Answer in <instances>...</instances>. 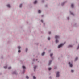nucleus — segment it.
Returning <instances> with one entry per match:
<instances>
[{"instance_id":"obj_21","label":"nucleus","mask_w":79,"mask_h":79,"mask_svg":"<svg viewBox=\"0 0 79 79\" xmlns=\"http://www.w3.org/2000/svg\"><path fill=\"white\" fill-rule=\"evenodd\" d=\"M70 72L71 73H74V70L71 69Z\"/></svg>"},{"instance_id":"obj_38","label":"nucleus","mask_w":79,"mask_h":79,"mask_svg":"<svg viewBox=\"0 0 79 79\" xmlns=\"http://www.w3.org/2000/svg\"><path fill=\"white\" fill-rule=\"evenodd\" d=\"M49 79H52V77H49Z\"/></svg>"},{"instance_id":"obj_9","label":"nucleus","mask_w":79,"mask_h":79,"mask_svg":"<svg viewBox=\"0 0 79 79\" xmlns=\"http://www.w3.org/2000/svg\"><path fill=\"white\" fill-rule=\"evenodd\" d=\"M12 74H15V75H17L18 73L16 72V71H15L12 73Z\"/></svg>"},{"instance_id":"obj_41","label":"nucleus","mask_w":79,"mask_h":79,"mask_svg":"<svg viewBox=\"0 0 79 79\" xmlns=\"http://www.w3.org/2000/svg\"><path fill=\"white\" fill-rule=\"evenodd\" d=\"M36 61H37V59H36Z\"/></svg>"},{"instance_id":"obj_32","label":"nucleus","mask_w":79,"mask_h":79,"mask_svg":"<svg viewBox=\"0 0 79 79\" xmlns=\"http://www.w3.org/2000/svg\"><path fill=\"white\" fill-rule=\"evenodd\" d=\"M67 19L68 20H69V17H67Z\"/></svg>"},{"instance_id":"obj_35","label":"nucleus","mask_w":79,"mask_h":79,"mask_svg":"<svg viewBox=\"0 0 79 79\" xmlns=\"http://www.w3.org/2000/svg\"><path fill=\"white\" fill-rule=\"evenodd\" d=\"M42 2L43 3H44V0H42Z\"/></svg>"},{"instance_id":"obj_26","label":"nucleus","mask_w":79,"mask_h":79,"mask_svg":"<svg viewBox=\"0 0 79 79\" xmlns=\"http://www.w3.org/2000/svg\"><path fill=\"white\" fill-rule=\"evenodd\" d=\"M33 79H36V77L35 76H33Z\"/></svg>"},{"instance_id":"obj_15","label":"nucleus","mask_w":79,"mask_h":79,"mask_svg":"<svg viewBox=\"0 0 79 79\" xmlns=\"http://www.w3.org/2000/svg\"><path fill=\"white\" fill-rule=\"evenodd\" d=\"M70 14L71 15H72V16H74V13L71 11H70Z\"/></svg>"},{"instance_id":"obj_11","label":"nucleus","mask_w":79,"mask_h":79,"mask_svg":"<svg viewBox=\"0 0 79 79\" xmlns=\"http://www.w3.org/2000/svg\"><path fill=\"white\" fill-rule=\"evenodd\" d=\"M6 6L8 8H11V5L10 4H8L6 5Z\"/></svg>"},{"instance_id":"obj_33","label":"nucleus","mask_w":79,"mask_h":79,"mask_svg":"<svg viewBox=\"0 0 79 79\" xmlns=\"http://www.w3.org/2000/svg\"><path fill=\"white\" fill-rule=\"evenodd\" d=\"M41 22H42V23H44V21H43V20H41Z\"/></svg>"},{"instance_id":"obj_28","label":"nucleus","mask_w":79,"mask_h":79,"mask_svg":"<svg viewBox=\"0 0 79 79\" xmlns=\"http://www.w3.org/2000/svg\"><path fill=\"white\" fill-rule=\"evenodd\" d=\"M48 40H50V37H48Z\"/></svg>"},{"instance_id":"obj_18","label":"nucleus","mask_w":79,"mask_h":79,"mask_svg":"<svg viewBox=\"0 0 79 79\" xmlns=\"http://www.w3.org/2000/svg\"><path fill=\"white\" fill-rule=\"evenodd\" d=\"M78 60V57H76V58L75 59L74 61H77Z\"/></svg>"},{"instance_id":"obj_14","label":"nucleus","mask_w":79,"mask_h":79,"mask_svg":"<svg viewBox=\"0 0 79 79\" xmlns=\"http://www.w3.org/2000/svg\"><path fill=\"white\" fill-rule=\"evenodd\" d=\"M23 7V4H20L19 5V7L20 8H21Z\"/></svg>"},{"instance_id":"obj_7","label":"nucleus","mask_w":79,"mask_h":79,"mask_svg":"<svg viewBox=\"0 0 79 79\" xmlns=\"http://www.w3.org/2000/svg\"><path fill=\"white\" fill-rule=\"evenodd\" d=\"M37 68V65H34V71H35V70Z\"/></svg>"},{"instance_id":"obj_16","label":"nucleus","mask_w":79,"mask_h":79,"mask_svg":"<svg viewBox=\"0 0 79 79\" xmlns=\"http://www.w3.org/2000/svg\"><path fill=\"white\" fill-rule=\"evenodd\" d=\"M37 0H35L33 2V3L34 5H35L37 4Z\"/></svg>"},{"instance_id":"obj_10","label":"nucleus","mask_w":79,"mask_h":79,"mask_svg":"<svg viewBox=\"0 0 79 79\" xmlns=\"http://www.w3.org/2000/svg\"><path fill=\"white\" fill-rule=\"evenodd\" d=\"M55 42L56 44H58V43H59V40H58V39H56Z\"/></svg>"},{"instance_id":"obj_8","label":"nucleus","mask_w":79,"mask_h":79,"mask_svg":"<svg viewBox=\"0 0 79 79\" xmlns=\"http://www.w3.org/2000/svg\"><path fill=\"white\" fill-rule=\"evenodd\" d=\"M52 60H50L48 63V66H50L51 65V64H52Z\"/></svg>"},{"instance_id":"obj_24","label":"nucleus","mask_w":79,"mask_h":79,"mask_svg":"<svg viewBox=\"0 0 79 79\" xmlns=\"http://www.w3.org/2000/svg\"><path fill=\"white\" fill-rule=\"evenodd\" d=\"M77 50H79V44H78L77 47Z\"/></svg>"},{"instance_id":"obj_34","label":"nucleus","mask_w":79,"mask_h":79,"mask_svg":"<svg viewBox=\"0 0 79 79\" xmlns=\"http://www.w3.org/2000/svg\"><path fill=\"white\" fill-rule=\"evenodd\" d=\"M48 34H51V32L49 31Z\"/></svg>"},{"instance_id":"obj_30","label":"nucleus","mask_w":79,"mask_h":79,"mask_svg":"<svg viewBox=\"0 0 79 79\" xmlns=\"http://www.w3.org/2000/svg\"><path fill=\"white\" fill-rule=\"evenodd\" d=\"M76 25H77V24L76 23H74V24H73V26H76Z\"/></svg>"},{"instance_id":"obj_39","label":"nucleus","mask_w":79,"mask_h":79,"mask_svg":"<svg viewBox=\"0 0 79 79\" xmlns=\"http://www.w3.org/2000/svg\"><path fill=\"white\" fill-rule=\"evenodd\" d=\"M41 17H44V15H42Z\"/></svg>"},{"instance_id":"obj_5","label":"nucleus","mask_w":79,"mask_h":79,"mask_svg":"<svg viewBox=\"0 0 79 79\" xmlns=\"http://www.w3.org/2000/svg\"><path fill=\"white\" fill-rule=\"evenodd\" d=\"M23 69V73H24V72L25 71V69H26V67L24 66H22Z\"/></svg>"},{"instance_id":"obj_20","label":"nucleus","mask_w":79,"mask_h":79,"mask_svg":"<svg viewBox=\"0 0 79 79\" xmlns=\"http://www.w3.org/2000/svg\"><path fill=\"white\" fill-rule=\"evenodd\" d=\"M45 53V52H43L41 54L42 56H44V55Z\"/></svg>"},{"instance_id":"obj_12","label":"nucleus","mask_w":79,"mask_h":79,"mask_svg":"<svg viewBox=\"0 0 79 79\" xmlns=\"http://www.w3.org/2000/svg\"><path fill=\"white\" fill-rule=\"evenodd\" d=\"M66 3V1L63 2L61 3V5L62 6H63V5H64V4Z\"/></svg>"},{"instance_id":"obj_22","label":"nucleus","mask_w":79,"mask_h":79,"mask_svg":"<svg viewBox=\"0 0 79 79\" xmlns=\"http://www.w3.org/2000/svg\"><path fill=\"white\" fill-rule=\"evenodd\" d=\"M38 13H41V10H38Z\"/></svg>"},{"instance_id":"obj_1","label":"nucleus","mask_w":79,"mask_h":79,"mask_svg":"<svg viewBox=\"0 0 79 79\" xmlns=\"http://www.w3.org/2000/svg\"><path fill=\"white\" fill-rule=\"evenodd\" d=\"M65 44V43L60 44V45H59L58 46L57 48H61V47H63V45H64Z\"/></svg>"},{"instance_id":"obj_13","label":"nucleus","mask_w":79,"mask_h":79,"mask_svg":"<svg viewBox=\"0 0 79 79\" xmlns=\"http://www.w3.org/2000/svg\"><path fill=\"white\" fill-rule=\"evenodd\" d=\"M73 47V46L72 45H68V48H71Z\"/></svg>"},{"instance_id":"obj_2","label":"nucleus","mask_w":79,"mask_h":79,"mask_svg":"<svg viewBox=\"0 0 79 79\" xmlns=\"http://www.w3.org/2000/svg\"><path fill=\"white\" fill-rule=\"evenodd\" d=\"M60 72H57L56 73V77L57 78L58 77H60Z\"/></svg>"},{"instance_id":"obj_36","label":"nucleus","mask_w":79,"mask_h":79,"mask_svg":"<svg viewBox=\"0 0 79 79\" xmlns=\"http://www.w3.org/2000/svg\"><path fill=\"white\" fill-rule=\"evenodd\" d=\"M35 61V59H33V61Z\"/></svg>"},{"instance_id":"obj_42","label":"nucleus","mask_w":79,"mask_h":79,"mask_svg":"<svg viewBox=\"0 0 79 79\" xmlns=\"http://www.w3.org/2000/svg\"><path fill=\"white\" fill-rule=\"evenodd\" d=\"M0 74H2V73H0Z\"/></svg>"},{"instance_id":"obj_17","label":"nucleus","mask_w":79,"mask_h":79,"mask_svg":"<svg viewBox=\"0 0 79 79\" xmlns=\"http://www.w3.org/2000/svg\"><path fill=\"white\" fill-rule=\"evenodd\" d=\"M71 7L72 8H74V4H71Z\"/></svg>"},{"instance_id":"obj_25","label":"nucleus","mask_w":79,"mask_h":79,"mask_svg":"<svg viewBox=\"0 0 79 79\" xmlns=\"http://www.w3.org/2000/svg\"><path fill=\"white\" fill-rule=\"evenodd\" d=\"M26 78L27 79H29V77L28 76H26Z\"/></svg>"},{"instance_id":"obj_4","label":"nucleus","mask_w":79,"mask_h":79,"mask_svg":"<svg viewBox=\"0 0 79 79\" xmlns=\"http://www.w3.org/2000/svg\"><path fill=\"white\" fill-rule=\"evenodd\" d=\"M21 46H19L18 47V53H20L21 52Z\"/></svg>"},{"instance_id":"obj_3","label":"nucleus","mask_w":79,"mask_h":79,"mask_svg":"<svg viewBox=\"0 0 79 79\" xmlns=\"http://www.w3.org/2000/svg\"><path fill=\"white\" fill-rule=\"evenodd\" d=\"M69 66L70 68H73V63H71V62H69Z\"/></svg>"},{"instance_id":"obj_40","label":"nucleus","mask_w":79,"mask_h":79,"mask_svg":"<svg viewBox=\"0 0 79 79\" xmlns=\"http://www.w3.org/2000/svg\"><path fill=\"white\" fill-rule=\"evenodd\" d=\"M43 24H44V25H45V23H44Z\"/></svg>"},{"instance_id":"obj_37","label":"nucleus","mask_w":79,"mask_h":79,"mask_svg":"<svg viewBox=\"0 0 79 79\" xmlns=\"http://www.w3.org/2000/svg\"><path fill=\"white\" fill-rule=\"evenodd\" d=\"M45 7H47V5H45Z\"/></svg>"},{"instance_id":"obj_19","label":"nucleus","mask_w":79,"mask_h":79,"mask_svg":"<svg viewBox=\"0 0 79 79\" xmlns=\"http://www.w3.org/2000/svg\"><path fill=\"white\" fill-rule=\"evenodd\" d=\"M53 55V53H51L50 54V56L51 57V58H53V57L52 56Z\"/></svg>"},{"instance_id":"obj_6","label":"nucleus","mask_w":79,"mask_h":79,"mask_svg":"<svg viewBox=\"0 0 79 79\" xmlns=\"http://www.w3.org/2000/svg\"><path fill=\"white\" fill-rule=\"evenodd\" d=\"M55 38L56 39H60V36L58 35H56L55 36Z\"/></svg>"},{"instance_id":"obj_29","label":"nucleus","mask_w":79,"mask_h":79,"mask_svg":"<svg viewBox=\"0 0 79 79\" xmlns=\"http://www.w3.org/2000/svg\"><path fill=\"white\" fill-rule=\"evenodd\" d=\"M4 68H5V69H6V68H7V66L4 67Z\"/></svg>"},{"instance_id":"obj_31","label":"nucleus","mask_w":79,"mask_h":79,"mask_svg":"<svg viewBox=\"0 0 79 79\" xmlns=\"http://www.w3.org/2000/svg\"><path fill=\"white\" fill-rule=\"evenodd\" d=\"M11 69V67H8L9 69Z\"/></svg>"},{"instance_id":"obj_23","label":"nucleus","mask_w":79,"mask_h":79,"mask_svg":"<svg viewBox=\"0 0 79 79\" xmlns=\"http://www.w3.org/2000/svg\"><path fill=\"white\" fill-rule=\"evenodd\" d=\"M48 70L49 71H50L51 70V69H52V68L51 67H49L48 69Z\"/></svg>"},{"instance_id":"obj_27","label":"nucleus","mask_w":79,"mask_h":79,"mask_svg":"<svg viewBox=\"0 0 79 79\" xmlns=\"http://www.w3.org/2000/svg\"><path fill=\"white\" fill-rule=\"evenodd\" d=\"M28 51V49L27 48H26V49H25V51L26 52H27Z\"/></svg>"}]
</instances>
